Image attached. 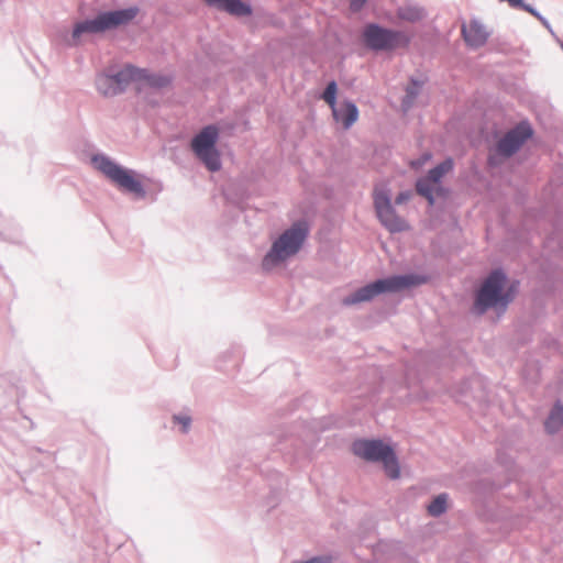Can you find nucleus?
I'll use <instances>...</instances> for the list:
<instances>
[{"mask_svg": "<svg viewBox=\"0 0 563 563\" xmlns=\"http://www.w3.org/2000/svg\"><path fill=\"white\" fill-rule=\"evenodd\" d=\"M321 99L324 100L330 108L338 104V84L334 79L327 84L321 93Z\"/></svg>", "mask_w": 563, "mask_h": 563, "instance_id": "obj_23", "label": "nucleus"}, {"mask_svg": "<svg viewBox=\"0 0 563 563\" xmlns=\"http://www.w3.org/2000/svg\"><path fill=\"white\" fill-rule=\"evenodd\" d=\"M439 186L434 188V192H437L438 196H444L446 194V189L438 184Z\"/></svg>", "mask_w": 563, "mask_h": 563, "instance_id": "obj_31", "label": "nucleus"}, {"mask_svg": "<svg viewBox=\"0 0 563 563\" xmlns=\"http://www.w3.org/2000/svg\"><path fill=\"white\" fill-rule=\"evenodd\" d=\"M126 67H128V71H129V77H131V82L132 81H146V84L148 82L151 73L147 69L140 68V67H136L131 64H128Z\"/></svg>", "mask_w": 563, "mask_h": 563, "instance_id": "obj_25", "label": "nucleus"}, {"mask_svg": "<svg viewBox=\"0 0 563 563\" xmlns=\"http://www.w3.org/2000/svg\"><path fill=\"white\" fill-rule=\"evenodd\" d=\"M173 422L181 427V433L187 434L190 430L192 419L188 415L177 413L173 416Z\"/></svg>", "mask_w": 563, "mask_h": 563, "instance_id": "obj_26", "label": "nucleus"}, {"mask_svg": "<svg viewBox=\"0 0 563 563\" xmlns=\"http://www.w3.org/2000/svg\"><path fill=\"white\" fill-rule=\"evenodd\" d=\"M362 42L371 51L391 52L399 47H408L411 36L404 31L369 22L363 27Z\"/></svg>", "mask_w": 563, "mask_h": 563, "instance_id": "obj_9", "label": "nucleus"}, {"mask_svg": "<svg viewBox=\"0 0 563 563\" xmlns=\"http://www.w3.org/2000/svg\"><path fill=\"white\" fill-rule=\"evenodd\" d=\"M448 500L449 495L446 493H441L433 497L427 507L429 515L432 517H440L443 515L448 509Z\"/></svg>", "mask_w": 563, "mask_h": 563, "instance_id": "obj_21", "label": "nucleus"}, {"mask_svg": "<svg viewBox=\"0 0 563 563\" xmlns=\"http://www.w3.org/2000/svg\"><path fill=\"white\" fill-rule=\"evenodd\" d=\"M533 135V129L528 121H520L508 130L489 150L487 165L499 167L506 159L512 157Z\"/></svg>", "mask_w": 563, "mask_h": 563, "instance_id": "obj_7", "label": "nucleus"}, {"mask_svg": "<svg viewBox=\"0 0 563 563\" xmlns=\"http://www.w3.org/2000/svg\"><path fill=\"white\" fill-rule=\"evenodd\" d=\"M409 198H410V192L409 191H400L397 195V197L395 198V203L396 205H401V203L406 202Z\"/></svg>", "mask_w": 563, "mask_h": 563, "instance_id": "obj_30", "label": "nucleus"}, {"mask_svg": "<svg viewBox=\"0 0 563 563\" xmlns=\"http://www.w3.org/2000/svg\"><path fill=\"white\" fill-rule=\"evenodd\" d=\"M96 88L100 95L106 98L119 96L117 87L113 85L109 71H103L97 75L95 80Z\"/></svg>", "mask_w": 563, "mask_h": 563, "instance_id": "obj_19", "label": "nucleus"}, {"mask_svg": "<svg viewBox=\"0 0 563 563\" xmlns=\"http://www.w3.org/2000/svg\"><path fill=\"white\" fill-rule=\"evenodd\" d=\"M428 78L424 77L422 79H418L413 76L409 78L408 85L405 88V97L402 98V106L410 107L413 101L418 98L421 92L423 85L427 82Z\"/></svg>", "mask_w": 563, "mask_h": 563, "instance_id": "obj_16", "label": "nucleus"}, {"mask_svg": "<svg viewBox=\"0 0 563 563\" xmlns=\"http://www.w3.org/2000/svg\"><path fill=\"white\" fill-rule=\"evenodd\" d=\"M308 235L309 224L306 220L294 222L273 242L263 258V268L271 269L296 255L302 247Z\"/></svg>", "mask_w": 563, "mask_h": 563, "instance_id": "obj_4", "label": "nucleus"}, {"mask_svg": "<svg viewBox=\"0 0 563 563\" xmlns=\"http://www.w3.org/2000/svg\"><path fill=\"white\" fill-rule=\"evenodd\" d=\"M109 76L113 82V85L117 87L118 95L123 93L128 86L131 82V77H129L128 67L118 70L117 73L109 71Z\"/></svg>", "mask_w": 563, "mask_h": 563, "instance_id": "obj_22", "label": "nucleus"}, {"mask_svg": "<svg viewBox=\"0 0 563 563\" xmlns=\"http://www.w3.org/2000/svg\"><path fill=\"white\" fill-rule=\"evenodd\" d=\"M330 109L333 120L341 123L344 130L351 129L360 117L358 108L352 100L345 99Z\"/></svg>", "mask_w": 563, "mask_h": 563, "instance_id": "obj_12", "label": "nucleus"}, {"mask_svg": "<svg viewBox=\"0 0 563 563\" xmlns=\"http://www.w3.org/2000/svg\"><path fill=\"white\" fill-rule=\"evenodd\" d=\"M433 185H435V183L431 180L427 175L419 177L415 184L416 192L423 197L428 201V205L431 207L435 203Z\"/></svg>", "mask_w": 563, "mask_h": 563, "instance_id": "obj_17", "label": "nucleus"}, {"mask_svg": "<svg viewBox=\"0 0 563 563\" xmlns=\"http://www.w3.org/2000/svg\"><path fill=\"white\" fill-rule=\"evenodd\" d=\"M209 7L228 12L235 16H249L253 13L252 5L243 0H203Z\"/></svg>", "mask_w": 563, "mask_h": 563, "instance_id": "obj_13", "label": "nucleus"}, {"mask_svg": "<svg viewBox=\"0 0 563 563\" xmlns=\"http://www.w3.org/2000/svg\"><path fill=\"white\" fill-rule=\"evenodd\" d=\"M507 4L511 9H520L530 13L531 15L537 18L551 34L554 33L549 20L545 16H543L533 5L526 3L525 0H509Z\"/></svg>", "mask_w": 563, "mask_h": 563, "instance_id": "obj_18", "label": "nucleus"}, {"mask_svg": "<svg viewBox=\"0 0 563 563\" xmlns=\"http://www.w3.org/2000/svg\"><path fill=\"white\" fill-rule=\"evenodd\" d=\"M219 137V128L208 124L192 136L189 144L196 158L211 173L219 172L222 167L221 154L217 147Z\"/></svg>", "mask_w": 563, "mask_h": 563, "instance_id": "obj_8", "label": "nucleus"}, {"mask_svg": "<svg viewBox=\"0 0 563 563\" xmlns=\"http://www.w3.org/2000/svg\"><path fill=\"white\" fill-rule=\"evenodd\" d=\"M519 289V280L514 279L508 284V276L504 268L492 269L475 290L473 312L483 316L494 309L504 313L514 301Z\"/></svg>", "mask_w": 563, "mask_h": 563, "instance_id": "obj_1", "label": "nucleus"}, {"mask_svg": "<svg viewBox=\"0 0 563 563\" xmlns=\"http://www.w3.org/2000/svg\"><path fill=\"white\" fill-rule=\"evenodd\" d=\"M351 450L366 462L382 463L389 478H399L400 466L395 449L382 439H356L352 442Z\"/></svg>", "mask_w": 563, "mask_h": 563, "instance_id": "obj_6", "label": "nucleus"}, {"mask_svg": "<svg viewBox=\"0 0 563 563\" xmlns=\"http://www.w3.org/2000/svg\"><path fill=\"white\" fill-rule=\"evenodd\" d=\"M499 1H500V2H506V3H507L509 0H499Z\"/></svg>", "mask_w": 563, "mask_h": 563, "instance_id": "obj_32", "label": "nucleus"}, {"mask_svg": "<svg viewBox=\"0 0 563 563\" xmlns=\"http://www.w3.org/2000/svg\"><path fill=\"white\" fill-rule=\"evenodd\" d=\"M430 276L418 273L394 274L387 277L377 278L357 288L342 299L344 306H353L367 302L383 294H396L406 289L426 285Z\"/></svg>", "mask_w": 563, "mask_h": 563, "instance_id": "obj_3", "label": "nucleus"}, {"mask_svg": "<svg viewBox=\"0 0 563 563\" xmlns=\"http://www.w3.org/2000/svg\"><path fill=\"white\" fill-rule=\"evenodd\" d=\"M292 563H332L330 555H316L306 561H295Z\"/></svg>", "mask_w": 563, "mask_h": 563, "instance_id": "obj_29", "label": "nucleus"}, {"mask_svg": "<svg viewBox=\"0 0 563 563\" xmlns=\"http://www.w3.org/2000/svg\"><path fill=\"white\" fill-rule=\"evenodd\" d=\"M454 168V161L452 157H446L434 167L430 168L427 176L435 184H441L442 178Z\"/></svg>", "mask_w": 563, "mask_h": 563, "instance_id": "obj_20", "label": "nucleus"}, {"mask_svg": "<svg viewBox=\"0 0 563 563\" xmlns=\"http://www.w3.org/2000/svg\"><path fill=\"white\" fill-rule=\"evenodd\" d=\"M91 164L122 191L133 195L137 200L145 199L146 189L134 169L120 165L103 153L93 154Z\"/></svg>", "mask_w": 563, "mask_h": 563, "instance_id": "obj_5", "label": "nucleus"}, {"mask_svg": "<svg viewBox=\"0 0 563 563\" xmlns=\"http://www.w3.org/2000/svg\"><path fill=\"white\" fill-rule=\"evenodd\" d=\"M461 32L464 42L472 48L484 46L489 37L485 25L477 19H472L468 25L463 24Z\"/></svg>", "mask_w": 563, "mask_h": 563, "instance_id": "obj_11", "label": "nucleus"}, {"mask_svg": "<svg viewBox=\"0 0 563 563\" xmlns=\"http://www.w3.org/2000/svg\"><path fill=\"white\" fill-rule=\"evenodd\" d=\"M497 461L500 465H503L508 472H510L509 474V478H511L512 476H515V473L511 471L512 466L515 465V462L512 460V457L510 455H508L507 453H505L504 451H498L497 452Z\"/></svg>", "mask_w": 563, "mask_h": 563, "instance_id": "obj_27", "label": "nucleus"}, {"mask_svg": "<svg viewBox=\"0 0 563 563\" xmlns=\"http://www.w3.org/2000/svg\"><path fill=\"white\" fill-rule=\"evenodd\" d=\"M173 77L159 73H151L147 85L154 89H163L172 85Z\"/></svg>", "mask_w": 563, "mask_h": 563, "instance_id": "obj_24", "label": "nucleus"}, {"mask_svg": "<svg viewBox=\"0 0 563 563\" xmlns=\"http://www.w3.org/2000/svg\"><path fill=\"white\" fill-rule=\"evenodd\" d=\"M139 12L137 5L99 11L93 18L76 22L70 36L65 38V44L67 47H78L82 43L84 35L102 34L125 26L136 18Z\"/></svg>", "mask_w": 563, "mask_h": 563, "instance_id": "obj_2", "label": "nucleus"}, {"mask_svg": "<svg viewBox=\"0 0 563 563\" xmlns=\"http://www.w3.org/2000/svg\"><path fill=\"white\" fill-rule=\"evenodd\" d=\"M563 427V404L556 400L551 408L545 421L544 429L549 434H554Z\"/></svg>", "mask_w": 563, "mask_h": 563, "instance_id": "obj_14", "label": "nucleus"}, {"mask_svg": "<svg viewBox=\"0 0 563 563\" xmlns=\"http://www.w3.org/2000/svg\"><path fill=\"white\" fill-rule=\"evenodd\" d=\"M368 0H349V9L352 13L361 12Z\"/></svg>", "mask_w": 563, "mask_h": 563, "instance_id": "obj_28", "label": "nucleus"}, {"mask_svg": "<svg viewBox=\"0 0 563 563\" xmlns=\"http://www.w3.org/2000/svg\"><path fill=\"white\" fill-rule=\"evenodd\" d=\"M396 14L398 19L402 21L416 23L422 21L427 16V11L423 7L418 4H406L398 7Z\"/></svg>", "mask_w": 563, "mask_h": 563, "instance_id": "obj_15", "label": "nucleus"}, {"mask_svg": "<svg viewBox=\"0 0 563 563\" xmlns=\"http://www.w3.org/2000/svg\"><path fill=\"white\" fill-rule=\"evenodd\" d=\"M373 203L379 223L390 233H400L410 229L406 219L400 217L391 202L388 188H375Z\"/></svg>", "mask_w": 563, "mask_h": 563, "instance_id": "obj_10", "label": "nucleus"}]
</instances>
